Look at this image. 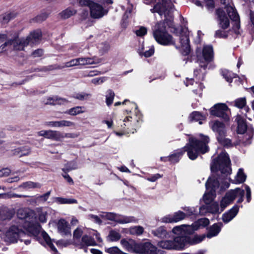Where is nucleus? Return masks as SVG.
<instances>
[{
  "label": "nucleus",
  "instance_id": "obj_1",
  "mask_svg": "<svg viewBox=\"0 0 254 254\" xmlns=\"http://www.w3.org/2000/svg\"><path fill=\"white\" fill-rule=\"evenodd\" d=\"M210 223L209 220L206 217L198 219L192 225H181L176 226V250L182 251L190 246H193L200 243L206 237L205 234L198 235L196 234L193 237L190 235H193L195 231L201 226L205 227Z\"/></svg>",
  "mask_w": 254,
  "mask_h": 254
},
{
  "label": "nucleus",
  "instance_id": "obj_2",
  "mask_svg": "<svg viewBox=\"0 0 254 254\" xmlns=\"http://www.w3.org/2000/svg\"><path fill=\"white\" fill-rule=\"evenodd\" d=\"M199 136L200 139L192 136L189 137L188 143L183 148L176 150V163L179 161L180 158L185 152H187L190 159L194 160L200 154H204L209 151V136L203 134H200Z\"/></svg>",
  "mask_w": 254,
  "mask_h": 254
},
{
  "label": "nucleus",
  "instance_id": "obj_3",
  "mask_svg": "<svg viewBox=\"0 0 254 254\" xmlns=\"http://www.w3.org/2000/svg\"><path fill=\"white\" fill-rule=\"evenodd\" d=\"M180 21L182 25L176 27V36L179 37V43L178 46H176L179 53L183 56H189L191 48L190 44V31L187 26L188 22L183 16L180 14Z\"/></svg>",
  "mask_w": 254,
  "mask_h": 254
},
{
  "label": "nucleus",
  "instance_id": "obj_4",
  "mask_svg": "<svg viewBox=\"0 0 254 254\" xmlns=\"http://www.w3.org/2000/svg\"><path fill=\"white\" fill-rule=\"evenodd\" d=\"M18 217L26 221L24 227L32 235L36 236L40 232L41 227L37 221L35 212L29 208H20L17 212Z\"/></svg>",
  "mask_w": 254,
  "mask_h": 254
},
{
  "label": "nucleus",
  "instance_id": "obj_5",
  "mask_svg": "<svg viewBox=\"0 0 254 254\" xmlns=\"http://www.w3.org/2000/svg\"><path fill=\"white\" fill-rule=\"evenodd\" d=\"M212 172H220L223 179H225L232 172L231 160L228 154L226 152L220 153L212 160L210 165Z\"/></svg>",
  "mask_w": 254,
  "mask_h": 254
},
{
  "label": "nucleus",
  "instance_id": "obj_6",
  "mask_svg": "<svg viewBox=\"0 0 254 254\" xmlns=\"http://www.w3.org/2000/svg\"><path fill=\"white\" fill-rule=\"evenodd\" d=\"M209 125L215 133L216 140L220 145L227 149L233 147V144L232 140L226 138L227 128L223 122L215 120L210 122Z\"/></svg>",
  "mask_w": 254,
  "mask_h": 254
},
{
  "label": "nucleus",
  "instance_id": "obj_7",
  "mask_svg": "<svg viewBox=\"0 0 254 254\" xmlns=\"http://www.w3.org/2000/svg\"><path fill=\"white\" fill-rule=\"evenodd\" d=\"M173 3L171 0H162L150 9L152 13L157 12L160 15H164V24L172 27L174 25Z\"/></svg>",
  "mask_w": 254,
  "mask_h": 254
},
{
  "label": "nucleus",
  "instance_id": "obj_8",
  "mask_svg": "<svg viewBox=\"0 0 254 254\" xmlns=\"http://www.w3.org/2000/svg\"><path fill=\"white\" fill-rule=\"evenodd\" d=\"M221 179L219 175L209 177L206 183L205 188L207 190L203 196L204 203L208 204L211 202L216 197V190L220 186L219 180Z\"/></svg>",
  "mask_w": 254,
  "mask_h": 254
},
{
  "label": "nucleus",
  "instance_id": "obj_9",
  "mask_svg": "<svg viewBox=\"0 0 254 254\" xmlns=\"http://www.w3.org/2000/svg\"><path fill=\"white\" fill-rule=\"evenodd\" d=\"M244 195L245 190L240 188L229 190L220 201V205L222 210L228 205L232 203L237 197H238L237 203H242L244 201Z\"/></svg>",
  "mask_w": 254,
  "mask_h": 254
},
{
  "label": "nucleus",
  "instance_id": "obj_10",
  "mask_svg": "<svg viewBox=\"0 0 254 254\" xmlns=\"http://www.w3.org/2000/svg\"><path fill=\"white\" fill-rule=\"evenodd\" d=\"M25 235L24 231L21 229L16 226L12 225L5 232L2 238L7 243H14L17 242L18 240L22 241V238Z\"/></svg>",
  "mask_w": 254,
  "mask_h": 254
},
{
  "label": "nucleus",
  "instance_id": "obj_11",
  "mask_svg": "<svg viewBox=\"0 0 254 254\" xmlns=\"http://www.w3.org/2000/svg\"><path fill=\"white\" fill-rule=\"evenodd\" d=\"M134 251L140 254H163V252L158 250L150 243H144L135 245Z\"/></svg>",
  "mask_w": 254,
  "mask_h": 254
},
{
  "label": "nucleus",
  "instance_id": "obj_12",
  "mask_svg": "<svg viewBox=\"0 0 254 254\" xmlns=\"http://www.w3.org/2000/svg\"><path fill=\"white\" fill-rule=\"evenodd\" d=\"M228 110L229 108L226 104L217 103L209 109V113L211 116L221 118L225 121L227 122L230 119L226 113Z\"/></svg>",
  "mask_w": 254,
  "mask_h": 254
},
{
  "label": "nucleus",
  "instance_id": "obj_13",
  "mask_svg": "<svg viewBox=\"0 0 254 254\" xmlns=\"http://www.w3.org/2000/svg\"><path fill=\"white\" fill-rule=\"evenodd\" d=\"M215 14L217 16L219 26L223 30L227 29L230 26V19L227 12L222 7H219L215 9Z\"/></svg>",
  "mask_w": 254,
  "mask_h": 254
},
{
  "label": "nucleus",
  "instance_id": "obj_14",
  "mask_svg": "<svg viewBox=\"0 0 254 254\" xmlns=\"http://www.w3.org/2000/svg\"><path fill=\"white\" fill-rule=\"evenodd\" d=\"M7 41L0 46V53L8 50L13 49L14 50L21 51L22 49H19L20 46L19 39L18 38V34L17 32L14 33L13 36L10 39H6Z\"/></svg>",
  "mask_w": 254,
  "mask_h": 254
},
{
  "label": "nucleus",
  "instance_id": "obj_15",
  "mask_svg": "<svg viewBox=\"0 0 254 254\" xmlns=\"http://www.w3.org/2000/svg\"><path fill=\"white\" fill-rule=\"evenodd\" d=\"M153 36L156 41L160 44L169 45L173 44V36L165 30L158 28L154 32Z\"/></svg>",
  "mask_w": 254,
  "mask_h": 254
},
{
  "label": "nucleus",
  "instance_id": "obj_16",
  "mask_svg": "<svg viewBox=\"0 0 254 254\" xmlns=\"http://www.w3.org/2000/svg\"><path fill=\"white\" fill-rule=\"evenodd\" d=\"M42 36V33L40 30H37L30 33V34L26 38L19 39L20 46L19 49L24 50L25 46L30 43L34 44L37 42Z\"/></svg>",
  "mask_w": 254,
  "mask_h": 254
},
{
  "label": "nucleus",
  "instance_id": "obj_17",
  "mask_svg": "<svg viewBox=\"0 0 254 254\" xmlns=\"http://www.w3.org/2000/svg\"><path fill=\"white\" fill-rule=\"evenodd\" d=\"M87 6L90 8L91 17L94 18H101L107 12V11L104 9L102 5L94 2L92 0L91 3Z\"/></svg>",
  "mask_w": 254,
  "mask_h": 254
},
{
  "label": "nucleus",
  "instance_id": "obj_18",
  "mask_svg": "<svg viewBox=\"0 0 254 254\" xmlns=\"http://www.w3.org/2000/svg\"><path fill=\"white\" fill-rule=\"evenodd\" d=\"M225 9L229 18L232 21L235 22V25L234 26L233 29L239 30L240 28V19L236 9L229 4L225 7Z\"/></svg>",
  "mask_w": 254,
  "mask_h": 254
},
{
  "label": "nucleus",
  "instance_id": "obj_19",
  "mask_svg": "<svg viewBox=\"0 0 254 254\" xmlns=\"http://www.w3.org/2000/svg\"><path fill=\"white\" fill-rule=\"evenodd\" d=\"M237 124V132L238 134H244L247 132L249 133V129L250 127H253L252 125L248 126L247 121L241 115H237L235 120Z\"/></svg>",
  "mask_w": 254,
  "mask_h": 254
},
{
  "label": "nucleus",
  "instance_id": "obj_20",
  "mask_svg": "<svg viewBox=\"0 0 254 254\" xmlns=\"http://www.w3.org/2000/svg\"><path fill=\"white\" fill-rule=\"evenodd\" d=\"M254 134V128L253 127H250L249 129V133H246L244 135L242 139H239L236 142L232 143L233 146H236L242 144L244 146L250 145L252 143V139Z\"/></svg>",
  "mask_w": 254,
  "mask_h": 254
},
{
  "label": "nucleus",
  "instance_id": "obj_21",
  "mask_svg": "<svg viewBox=\"0 0 254 254\" xmlns=\"http://www.w3.org/2000/svg\"><path fill=\"white\" fill-rule=\"evenodd\" d=\"M239 206L235 204L232 208L223 214L222 219L224 223H227L232 220L238 213Z\"/></svg>",
  "mask_w": 254,
  "mask_h": 254
},
{
  "label": "nucleus",
  "instance_id": "obj_22",
  "mask_svg": "<svg viewBox=\"0 0 254 254\" xmlns=\"http://www.w3.org/2000/svg\"><path fill=\"white\" fill-rule=\"evenodd\" d=\"M45 126L52 127H72L75 125L73 122L67 120H61L59 121L46 122Z\"/></svg>",
  "mask_w": 254,
  "mask_h": 254
},
{
  "label": "nucleus",
  "instance_id": "obj_23",
  "mask_svg": "<svg viewBox=\"0 0 254 254\" xmlns=\"http://www.w3.org/2000/svg\"><path fill=\"white\" fill-rule=\"evenodd\" d=\"M73 135L72 133H65L64 135L60 131L53 130H48L47 138L53 139L56 141H60L64 137L72 138Z\"/></svg>",
  "mask_w": 254,
  "mask_h": 254
},
{
  "label": "nucleus",
  "instance_id": "obj_24",
  "mask_svg": "<svg viewBox=\"0 0 254 254\" xmlns=\"http://www.w3.org/2000/svg\"><path fill=\"white\" fill-rule=\"evenodd\" d=\"M223 225L222 222H218L215 223L209 227H208L207 228L208 232L206 236L208 238H211L217 236L220 232Z\"/></svg>",
  "mask_w": 254,
  "mask_h": 254
},
{
  "label": "nucleus",
  "instance_id": "obj_25",
  "mask_svg": "<svg viewBox=\"0 0 254 254\" xmlns=\"http://www.w3.org/2000/svg\"><path fill=\"white\" fill-rule=\"evenodd\" d=\"M58 231L63 235H70V228L68 222L64 219H61L57 223Z\"/></svg>",
  "mask_w": 254,
  "mask_h": 254
},
{
  "label": "nucleus",
  "instance_id": "obj_26",
  "mask_svg": "<svg viewBox=\"0 0 254 254\" xmlns=\"http://www.w3.org/2000/svg\"><path fill=\"white\" fill-rule=\"evenodd\" d=\"M43 102L45 105H56L64 104V103H68V101L65 98L55 96L48 97Z\"/></svg>",
  "mask_w": 254,
  "mask_h": 254
},
{
  "label": "nucleus",
  "instance_id": "obj_27",
  "mask_svg": "<svg viewBox=\"0 0 254 254\" xmlns=\"http://www.w3.org/2000/svg\"><path fill=\"white\" fill-rule=\"evenodd\" d=\"M202 57L206 63H210L213 59V47L211 45L204 46L202 51Z\"/></svg>",
  "mask_w": 254,
  "mask_h": 254
},
{
  "label": "nucleus",
  "instance_id": "obj_28",
  "mask_svg": "<svg viewBox=\"0 0 254 254\" xmlns=\"http://www.w3.org/2000/svg\"><path fill=\"white\" fill-rule=\"evenodd\" d=\"M12 151L13 155L21 157L24 156L28 155L31 153V148L27 146H22L14 149Z\"/></svg>",
  "mask_w": 254,
  "mask_h": 254
},
{
  "label": "nucleus",
  "instance_id": "obj_29",
  "mask_svg": "<svg viewBox=\"0 0 254 254\" xmlns=\"http://www.w3.org/2000/svg\"><path fill=\"white\" fill-rule=\"evenodd\" d=\"M191 121L199 122V124H202V121L206 119V117L198 111H193L189 116Z\"/></svg>",
  "mask_w": 254,
  "mask_h": 254
},
{
  "label": "nucleus",
  "instance_id": "obj_30",
  "mask_svg": "<svg viewBox=\"0 0 254 254\" xmlns=\"http://www.w3.org/2000/svg\"><path fill=\"white\" fill-rule=\"evenodd\" d=\"M80 245L82 247L94 246L96 245V243L93 238L87 235H85L81 238Z\"/></svg>",
  "mask_w": 254,
  "mask_h": 254
},
{
  "label": "nucleus",
  "instance_id": "obj_31",
  "mask_svg": "<svg viewBox=\"0 0 254 254\" xmlns=\"http://www.w3.org/2000/svg\"><path fill=\"white\" fill-rule=\"evenodd\" d=\"M222 75L225 80L229 83H231L233 82V79L234 78L239 77L238 75L236 73H233L227 69L223 70L222 72Z\"/></svg>",
  "mask_w": 254,
  "mask_h": 254
},
{
  "label": "nucleus",
  "instance_id": "obj_32",
  "mask_svg": "<svg viewBox=\"0 0 254 254\" xmlns=\"http://www.w3.org/2000/svg\"><path fill=\"white\" fill-rule=\"evenodd\" d=\"M36 214L39 221L41 223H45L47 221V212L42 207H38L36 209Z\"/></svg>",
  "mask_w": 254,
  "mask_h": 254
},
{
  "label": "nucleus",
  "instance_id": "obj_33",
  "mask_svg": "<svg viewBox=\"0 0 254 254\" xmlns=\"http://www.w3.org/2000/svg\"><path fill=\"white\" fill-rule=\"evenodd\" d=\"M247 176L242 168H240L235 177V184H241L246 181Z\"/></svg>",
  "mask_w": 254,
  "mask_h": 254
},
{
  "label": "nucleus",
  "instance_id": "obj_34",
  "mask_svg": "<svg viewBox=\"0 0 254 254\" xmlns=\"http://www.w3.org/2000/svg\"><path fill=\"white\" fill-rule=\"evenodd\" d=\"M84 107L82 106H76L69 109L67 110L65 113L68 114L70 116H76L84 112Z\"/></svg>",
  "mask_w": 254,
  "mask_h": 254
},
{
  "label": "nucleus",
  "instance_id": "obj_35",
  "mask_svg": "<svg viewBox=\"0 0 254 254\" xmlns=\"http://www.w3.org/2000/svg\"><path fill=\"white\" fill-rule=\"evenodd\" d=\"M55 201L58 204H71V203H77V201L75 199L73 198H66L61 197H56L55 198Z\"/></svg>",
  "mask_w": 254,
  "mask_h": 254
},
{
  "label": "nucleus",
  "instance_id": "obj_36",
  "mask_svg": "<svg viewBox=\"0 0 254 254\" xmlns=\"http://www.w3.org/2000/svg\"><path fill=\"white\" fill-rule=\"evenodd\" d=\"M202 2L209 13H212L213 12L215 7V3L214 0H203Z\"/></svg>",
  "mask_w": 254,
  "mask_h": 254
},
{
  "label": "nucleus",
  "instance_id": "obj_37",
  "mask_svg": "<svg viewBox=\"0 0 254 254\" xmlns=\"http://www.w3.org/2000/svg\"><path fill=\"white\" fill-rule=\"evenodd\" d=\"M41 184L39 183L33 182L31 181L27 182L21 184L19 187L23 188L25 189L40 188Z\"/></svg>",
  "mask_w": 254,
  "mask_h": 254
},
{
  "label": "nucleus",
  "instance_id": "obj_38",
  "mask_svg": "<svg viewBox=\"0 0 254 254\" xmlns=\"http://www.w3.org/2000/svg\"><path fill=\"white\" fill-rule=\"evenodd\" d=\"M175 239H173V241L166 240L162 241L159 243V246L163 249H174L175 248Z\"/></svg>",
  "mask_w": 254,
  "mask_h": 254
},
{
  "label": "nucleus",
  "instance_id": "obj_39",
  "mask_svg": "<svg viewBox=\"0 0 254 254\" xmlns=\"http://www.w3.org/2000/svg\"><path fill=\"white\" fill-rule=\"evenodd\" d=\"M76 13V10L73 8L69 7L63 10L61 13V16L64 19H67L74 15Z\"/></svg>",
  "mask_w": 254,
  "mask_h": 254
},
{
  "label": "nucleus",
  "instance_id": "obj_40",
  "mask_svg": "<svg viewBox=\"0 0 254 254\" xmlns=\"http://www.w3.org/2000/svg\"><path fill=\"white\" fill-rule=\"evenodd\" d=\"M78 65H85L88 64H95L94 59L91 58H79Z\"/></svg>",
  "mask_w": 254,
  "mask_h": 254
},
{
  "label": "nucleus",
  "instance_id": "obj_41",
  "mask_svg": "<svg viewBox=\"0 0 254 254\" xmlns=\"http://www.w3.org/2000/svg\"><path fill=\"white\" fill-rule=\"evenodd\" d=\"M42 235L45 241L46 242L47 245L50 247L51 250L54 252L57 253V250L55 247L54 245L52 243L50 237L48 236V235L45 232H43L42 233Z\"/></svg>",
  "mask_w": 254,
  "mask_h": 254
},
{
  "label": "nucleus",
  "instance_id": "obj_42",
  "mask_svg": "<svg viewBox=\"0 0 254 254\" xmlns=\"http://www.w3.org/2000/svg\"><path fill=\"white\" fill-rule=\"evenodd\" d=\"M207 211L212 214H216L219 212V207L218 203L214 202L207 206Z\"/></svg>",
  "mask_w": 254,
  "mask_h": 254
},
{
  "label": "nucleus",
  "instance_id": "obj_43",
  "mask_svg": "<svg viewBox=\"0 0 254 254\" xmlns=\"http://www.w3.org/2000/svg\"><path fill=\"white\" fill-rule=\"evenodd\" d=\"M51 193V191L50 190L46 193L37 196L35 200L36 202L38 203H44L46 202L49 198Z\"/></svg>",
  "mask_w": 254,
  "mask_h": 254
},
{
  "label": "nucleus",
  "instance_id": "obj_44",
  "mask_svg": "<svg viewBox=\"0 0 254 254\" xmlns=\"http://www.w3.org/2000/svg\"><path fill=\"white\" fill-rule=\"evenodd\" d=\"M114 97V92L110 89L108 90L106 95V102L108 106H110L112 104Z\"/></svg>",
  "mask_w": 254,
  "mask_h": 254
},
{
  "label": "nucleus",
  "instance_id": "obj_45",
  "mask_svg": "<svg viewBox=\"0 0 254 254\" xmlns=\"http://www.w3.org/2000/svg\"><path fill=\"white\" fill-rule=\"evenodd\" d=\"M17 15V13L15 12H10L5 13L1 15L2 21L3 23H7L11 19L15 17Z\"/></svg>",
  "mask_w": 254,
  "mask_h": 254
},
{
  "label": "nucleus",
  "instance_id": "obj_46",
  "mask_svg": "<svg viewBox=\"0 0 254 254\" xmlns=\"http://www.w3.org/2000/svg\"><path fill=\"white\" fill-rule=\"evenodd\" d=\"M135 221L133 217L122 216L120 218L117 217L116 221L121 224H126Z\"/></svg>",
  "mask_w": 254,
  "mask_h": 254
},
{
  "label": "nucleus",
  "instance_id": "obj_47",
  "mask_svg": "<svg viewBox=\"0 0 254 254\" xmlns=\"http://www.w3.org/2000/svg\"><path fill=\"white\" fill-rule=\"evenodd\" d=\"M144 232V228L140 226H134L130 229V233L132 235H141Z\"/></svg>",
  "mask_w": 254,
  "mask_h": 254
},
{
  "label": "nucleus",
  "instance_id": "obj_48",
  "mask_svg": "<svg viewBox=\"0 0 254 254\" xmlns=\"http://www.w3.org/2000/svg\"><path fill=\"white\" fill-rule=\"evenodd\" d=\"M230 30L228 31H223L222 30H217L215 31L214 37L218 38L227 39L228 37V32Z\"/></svg>",
  "mask_w": 254,
  "mask_h": 254
},
{
  "label": "nucleus",
  "instance_id": "obj_49",
  "mask_svg": "<svg viewBox=\"0 0 254 254\" xmlns=\"http://www.w3.org/2000/svg\"><path fill=\"white\" fill-rule=\"evenodd\" d=\"M246 98H238L235 101V106L239 109H242L246 106Z\"/></svg>",
  "mask_w": 254,
  "mask_h": 254
},
{
  "label": "nucleus",
  "instance_id": "obj_50",
  "mask_svg": "<svg viewBox=\"0 0 254 254\" xmlns=\"http://www.w3.org/2000/svg\"><path fill=\"white\" fill-rule=\"evenodd\" d=\"M108 238L111 241H117L121 238V235L116 231H111L108 235Z\"/></svg>",
  "mask_w": 254,
  "mask_h": 254
},
{
  "label": "nucleus",
  "instance_id": "obj_51",
  "mask_svg": "<svg viewBox=\"0 0 254 254\" xmlns=\"http://www.w3.org/2000/svg\"><path fill=\"white\" fill-rule=\"evenodd\" d=\"M153 234L158 237L163 238L166 236L167 232L163 227H159L157 229L153 231Z\"/></svg>",
  "mask_w": 254,
  "mask_h": 254
},
{
  "label": "nucleus",
  "instance_id": "obj_52",
  "mask_svg": "<svg viewBox=\"0 0 254 254\" xmlns=\"http://www.w3.org/2000/svg\"><path fill=\"white\" fill-rule=\"evenodd\" d=\"M11 217V216L7 209L0 210V220L9 219Z\"/></svg>",
  "mask_w": 254,
  "mask_h": 254
},
{
  "label": "nucleus",
  "instance_id": "obj_53",
  "mask_svg": "<svg viewBox=\"0 0 254 254\" xmlns=\"http://www.w3.org/2000/svg\"><path fill=\"white\" fill-rule=\"evenodd\" d=\"M78 65V58L72 59L70 61L65 63V65L64 66L57 67L58 68H62L64 67H69L73 66H76Z\"/></svg>",
  "mask_w": 254,
  "mask_h": 254
},
{
  "label": "nucleus",
  "instance_id": "obj_54",
  "mask_svg": "<svg viewBox=\"0 0 254 254\" xmlns=\"http://www.w3.org/2000/svg\"><path fill=\"white\" fill-rule=\"evenodd\" d=\"M66 168L62 169L64 173L69 172L72 170H75L77 168V165L75 163H68L66 165Z\"/></svg>",
  "mask_w": 254,
  "mask_h": 254
},
{
  "label": "nucleus",
  "instance_id": "obj_55",
  "mask_svg": "<svg viewBox=\"0 0 254 254\" xmlns=\"http://www.w3.org/2000/svg\"><path fill=\"white\" fill-rule=\"evenodd\" d=\"M175 221V215H168L161 219V222L163 223H173Z\"/></svg>",
  "mask_w": 254,
  "mask_h": 254
},
{
  "label": "nucleus",
  "instance_id": "obj_56",
  "mask_svg": "<svg viewBox=\"0 0 254 254\" xmlns=\"http://www.w3.org/2000/svg\"><path fill=\"white\" fill-rule=\"evenodd\" d=\"M102 217H105L110 220H115L116 221L117 219V214L111 212L105 213V215H102Z\"/></svg>",
  "mask_w": 254,
  "mask_h": 254
},
{
  "label": "nucleus",
  "instance_id": "obj_57",
  "mask_svg": "<svg viewBox=\"0 0 254 254\" xmlns=\"http://www.w3.org/2000/svg\"><path fill=\"white\" fill-rule=\"evenodd\" d=\"M187 214L181 211L176 212V222L182 220L186 218Z\"/></svg>",
  "mask_w": 254,
  "mask_h": 254
},
{
  "label": "nucleus",
  "instance_id": "obj_58",
  "mask_svg": "<svg viewBox=\"0 0 254 254\" xmlns=\"http://www.w3.org/2000/svg\"><path fill=\"white\" fill-rule=\"evenodd\" d=\"M89 94L86 93H77L73 96V98L79 100H84L86 99Z\"/></svg>",
  "mask_w": 254,
  "mask_h": 254
},
{
  "label": "nucleus",
  "instance_id": "obj_59",
  "mask_svg": "<svg viewBox=\"0 0 254 254\" xmlns=\"http://www.w3.org/2000/svg\"><path fill=\"white\" fill-rule=\"evenodd\" d=\"M245 190L246 191V198L247 201L249 203L251 200V190L249 186L245 185Z\"/></svg>",
  "mask_w": 254,
  "mask_h": 254
},
{
  "label": "nucleus",
  "instance_id": "obj_60",
  "mask_svg": "<svg viewBox=\"0 0 254 254\" xmlns=\"http://www.w3.org/2000/svg\"><path fill=\"white\" fill-rule=\"evenodd\" d=\"M147 33V29L144 27H141L138 30L135 31L136 34L138 36H143Z\"/></svg>",
  "mask_w": 254,
  "mask_h": 254
},
{
  "label": "nucleus",
  "instance_id": "obj_61",
  "mask_svg": "<svg viewBox=\"0 0 254 254\" xmlns=\"http://www.w3.org/2000/svg\"><path fill=\"white\" fill-rule=\"evenodd\" d=\"M83 234V231L79 228H77L73 232V237L75 239H79Z\"/></svg>",
  "mask_w": 254,
  "mask_h": 254
},
{
  "label": "nucleus",
  "instance_id": "obj_62",
  "mask_svg": "<svg viewBox=\"0 0 254 254\" xmlns=\"http://www.w3.org/2000/svg\"><path fill=\"white\" fill-rule=\"evenodd\" d=\"M47 17H48V15L46 13H42V14L37 16L35 18V20L37 22H41V21H43L46 20V19L47 18Z\"/></svg>",
  "mask_w": 254,
  "mask_h": 254
},
{
  "label": "nucleus",
  "instance_id": "obj_63",
  "mask_svg": "<svg viewBox=\"0 0 254 254\" xmlns=\"http://www.w3.org/2000/svg\"><path fill=\"white\" fill-rule=\"evenodd\" d=\"M88 217L89 219H93L94 221L97 224H101L102 223V220L97 215L90 214L88 215Z\"/></svg>",
  "mask_w": 254,
  "mask_h": 254
},
{
  "label": "nucleus",
  "instance_id": "obj_64",
  "mask_svg": "<svg viewBox=\"0 0 254 254\" xmlns=\"http://www.w3.org/2000/svg\"><path fill=\"white\" fill-rule=\"evenodd\" d=\"M10 170L7 168H4L0 170V177H6L9 175Z\"/></svg>",
  "mask_w": 254,
  "mask_h": 254
}]
</instances>
